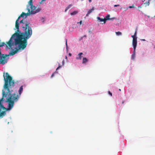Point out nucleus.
Returning <instances> with one entry per match:
<instances>
[{"instance_id":"20e7f679","label":"nucleus","mask_w":155,"mask_h":155,"mask_svg":"<svg viewBox=\"0 0 155 155\" xmlns=\"http://www.w3.org/2000/svg\"><path fill=\"white\" fill-rule=\"evenodd\" d=\"M28 12L27 13H25L24 12H22V13L20 15L22 17H24V16H25L26 17L28 16H29L30 15V14H32L31 12L30 11V9H29V8H28V9H27Z\"/></svg>"},{"instance_id":"4be33fe9","label":"nucleus","mask_w":155,"mask_h":155,"mask_svg":"<svg viewBox=\"0 0 155 155\" xmlns=\"http://www.w3.org/2000/svg\"><path fill=\"white\" fill-rule=\"evenodd\" d=\"M62 65H64V60H63L62 61Z\"/></svg>"},{"instance_id":"f8f14e48","label":"nucleus","mask_w":155,"mask_h":155,"mask_svg":"<svg viewBox=\"0 0 155 155\" xmlns=\"http://www.w3.org/2000/svg\"><path fill=\"white\" fill-rule=\"evenodd\" d=\"M88 61V60L86 58H83L82 63L83 64H85Z\"/></svg>"},{"instance_id":"f03ea898","label":"nucleus","mask_w":155,"mask_h":155,"mask_svg":"<svg viewBox=\"0 0 155 155\" xmlns=\"http://www.w3.org/2000/svg\"><path fill=\"white\" fill-rule=\"evenodd\" d=\"M21 17V15L19 16L15 21V28L17 29V31L12 35L6 45L7 47L9 46V48L14 44L15 45H18V48L10 53L9 55H11L15 54L19 50L24 49L27 45V40L32 34L31 25L30 22L24 19L18 22Z\"/></svg>"},{"instance_id":"ddd939ff","label":"nucleus","mask_w":155,"mask_h":155,"mask_svg":"<svg viewBox=\"0 0 155 155\" xmlns=\"http://www.w3.org/2000/svg\"><path fill=\"white\" fill-rule=\"evenodd\" d=\"M78 13V11H74L70 13L71 15H74L77 14Z\"/></svg>"},{"instance_id":"1a4fd4ad","label":"nucleus","mask_w":155,"mask_h":155,"mask_svg":"<svg viewBox=\"0 0 155 155\" xmlns=\"http://www.w3.org/2000/svg\"><path fill=\"white\" fill-rule=\"evenodd\" d=\"M97 19L101 22H104V24L106 23V21L105 20L104 18H101L100 17H97Z\"/></svg>"},{"instance_id":"c756f323","label":"nucleus","mask_w":155,"mask_h":155,"mask_svg":"<svg viewBox=\"0 0 155 155\" xmlns=\"http://www.w3.org/2000/svg\"><path fill=\"white\" fill-rule=\"evenodd\" d=\"M42 2L41 1L40 3V4H41Z\"/></svg>"},{"instance_id":"b1692460","label":"nucleus","mask_w":155,"mask_h":155,"mask_svg":"<svg viewBox=\"0 0 155 155\" xmlns=\"http://www.w3.org/2000/svg\"><path fill=\"white\" fill-rule=\"evenodd\" d=\"M142 40L143 41H145V39H142Z\"/></svg>"},{"instance_id":"9b49d317","label":"nucleus","mask_w":155,"mask_h":155,"mask_svg":"<svg viewBox=\"0 0 155 155\" xmlns=\"http://www.w3.org/2000/svg\"><path fill=\"white\" fill-rule=\"evenodd\" d=\"M137 30H136L135 31L134 35L131 36V37L133 38H137L136 36L137 35Z\"/></svg>"},{"instance_id":"9d476101","label":"nucleus","mask_w":155,"mask_h":155,"mask_svg":"<svg viewBox=\"0 0 155 155\" xmlns=\"http://www.w3.org/2000/svg\"><path fill=\"white\" fill-rule=\"evenodd\" d=\"M135 56V50H134L133 52L131 55V59L134 60Z\"/></svg>"},{"instance_id":"dca6fc26","label":"nucleus","mask_w":155,"mask_h":155,"mask_svg":"<svg viewBox=\"0 0 155 155\" xmlns=\"http://www.w3.org/2000/svg\"><path fill=\"white\" fill-rule=\"evenodd\" d=\"M71 5H69L65 9V11H66L69 9L71 7Z\"/></svg>"},{"instance_id":"a211bd4d","label":"nucleus","mask_w":155,"mask_h":155,"mask_svg":"<svg viewBox=\"0 0 155 155\" xmlns=\"http://www.w3.org/2000/svg\"><path fill=\"white\" fill-rule=\"evenodd\" d=\"M134 5H133L131 6H129L127 8V9H128V8H134Z\"/></svg>"},{"instance_id":"c85d7f7f","label":"nucleus","mask_w":155,"mask_h":155,"mask_svg":"<svg viewBox=\"0 0 155 155\" xmlns=\"http://www.w3.org/2000/svg\"><path fill=\"white\" fill-rule=\"evenodd\" d=\"M119 91H121V89H119Z\"/></svg>"},{"instance_id":"4468645a","label":"nucleus","mask_w":155,"mask_h":155,"mask_svg":"<svg viewBox=\"0 0 155 155\" xmlns=\"http://www.w3.org/2000/svg\"><path fill=\"white\" fill-rule=\"evenodd\" d=\"M116 34L117 35H121L122 33L120 31L116 32H115Z\"/></svg>"},{"instance_id":"a878e982","label":"nucleus","mask_w":155,"mask_h":155,"mask_svg":"<svg viewBox=\"0 0 155 155\" xmlns=\"http://www.w3.org/2000/svg\"><path fill=\"white\" fill-rule=\"evenodd\" d=\"M138 8H141V7L140 6H139L138 7Z\"/></svg>"},{"instance_id":"5701e85b","label":"nucleus","mask_w":155,"mask_h":155,"mask_svg":"<svg viewBox=\"0 0 155 155\" xmlns=\"http://www.w3.org/2000/svg\"><path fill=\"white\" fill-rule=\"evenodd\" d=\"M79 23H80V25H81V24H82V21H80L79 22ZM79 22H78V23Z\"/></svg>"},{"instance_id":"bb28decb","label":"nucleus","mask_w":155,"mask_h":155,"mask_svg":"<svg viewBox=\"0 0 155 155\" xmlns=\"http://www.w3.org/2000/svg\"><path fill=\"white\" fill-rule=\"evenodd\" d=\"M65 58H66V59H67V56H65Z\"/></svg>"},{"instance_id":"aec40b11","label":"nucleus","mask_w":155,"mask_h":155,"mask_svg":"<svg viewBox=\"0 0 155 155\" xmlns=\"http://www.w3.org/2000/svg\"><path fill=\"white\" fill-rule=\"evenodd\" d=\"M120 6V5H114V7H117V6Z\"/></svg>"},{"instance_id":"f3484780","label":"nucleus","mask_w":155,"mask_h":155,"mask_svg":"<svg viewBox=\"0 0 155 155\" xmlns=\"http://www.w3.org/2000/svg\"><path fill=\"white\" fill-rule=\"evenodd\" d=\"M61 67V66L60 65V64H58V67L56 69V71L58 70L59 68H60Z\"/></svg>"},{"instance_id":"6e6552de","label":"nucleus","mask_w":155,"mask_h":155,"mask_svg":"<svg viewBox=\"0 0 155 155\" xmlns=\"http://www.w3.org/2000/svg\"><path fill=\"white\" fill-rule=\"evenodd\" d=\"M110 15H107L105 16V18H104L105 20L106 21L107 20H112V19H114L115 18H110Z\"/></svg>"},{"instance_id":"39448f33","label":"nucleus","mask_w":155,"mask_h":155,"mask_svg":"<svg viewBox=\"0 0 155 155\" xmlns=\"http://www.w3.org/2000/svg\"><path fill=\"white\" fill-rule=\"evenodd\" d=\"M137 38H133L132 44L134 48V50H135L137 45Z\"/></svg>"},{"instance_id":"423d86ee","label":"nucleus","mask_w":155,"mask_h":155,"mask_svg":"<svg viewBox=\"0 0 155 155\" xmlns=\"http://www.w3.org/2000/svg\"><path fill=\"white\" fill-rule=\"evenodd\" d=\"M83 53L82 52L78 54V57L76 58V59L77 60H81L82 56L81 55L83 54Z\"/></svg>"},{"instance_id":"6ab92c4d","label":"nucleus","mask_w":155,"mask_h":155,"mask_svg":"<svg viewBox=\"0 0 155 155\" xmlns=\"http://www.w3.org/2000/svg\"><path fill=\"white\" fill-rule=\"evenodd\" d=\"M108 94L110 95L111 96H112V93L109 91H108Z\"/></svg>"},{"instance_id":"7ed1b4c3","label":"nucleus","mask_w":155,"mask_h":155,"mask_svg":"<svg viewBox=\"0 0 155 155\" xmlns=\"http://www.w3.org/2000/svg\"><path fill=\"white\" fill-rule=\"evenodd\" d=\"M28 3L29 5L27 6L26 9H28V8H29V9L30 8V11L31 12L32 15L35 14L40 11L41 9L40 8H37V7L33 5L32 0H30Z\"/></svg>"},{"instance_id":"393cba45","label":"nucleus","mask_w":155,"mask_h":155,"mask_svg":"<svg viewBox=\"0 0 155 155\" xmlns=\"http://www.w3.org/2000/svg\"><path fill=\"white\" fill-rule=\"evenodd\" d=\"M89 2H91V0H89Z\"/></svg>"},{"instance_id":"412c9836","label":"nucleus","mask_w":155,"mask_h":155,"mask_svg":"<svg viewBox=\"0 0 155 155\" xmlns=\"http://www.w3.org/2000/svg\"><path fill=\"white\" fill-rule=\"evenodd\" d=\"M66 47L67 48V39H66Z\"/></svg>"},{"instance_id":"2eb2a0df","label":"nucleus","mask_w":155,"mask_h":155,"mask_svg":"<svg viewBox=\"0 0 155 155\" xmlns=\"http://www.w3.org/2000/svg\"><path fill=\"white\" fill-rule=\"evenodd\" d=\"M57 73H58V72H57V71H55L54 73H53L52 74V75H51V78H53V77L54 76V75L55 74H57Z\"/></svg>"},{"instance_id":"cd10ccee","label":"nucleus","mask_w":155,"mask_h":155,"mask_svg":"<svg viewBox=\"0 0 155 155\" xmlns=\"http://www.w3.org/2000/svg\"><path fill=\"white\" fill-rule=\"evenodd\" d=\"M122 9V7H121V8H120V9Z\"/></svg>"},{"instance_id":"0eeeda50","label":"nucleus","mask_w":155,"mask_h":155,"mask_svg":"<svg viewBox=\"0 0 155 155\" xmlns=\"http://www.w3.org/2000/svg\"><path fill=\"white\" fill-rule=\"evenodd\" d=\"M94 10V8L92 7L91 9L89 10L86 15V16H88Z\"/></svg>"},{"instance_id":"f257e3e1","label":"nucleus","mask_w":155,"mask_h":155,"mask_svg":"<svg viewBox=\"0 0 155 155\" xmlns=\"http://www.w3.org/2000/svg\"><path fill=\"white\" fill-rule=\"evenodd\" d=\"M5 83L2 91V97L0 100V117H3L6 114V111L11 109L15 103L17 102L23 91V86L18 90L19 94H12L15 86V81L9 74L3 73Z\"/></svg>"},{"instance_id":"7c9ffc66","label":"nucleus","mask_w":155,"mask_h":155,"mask_svg":"<svg viewBox=\"0 0 155 155\" xmlns=\"http://www.w3.org/2000/svg\"><path fill=\"white\" fill-rule=\"evenodd\" d=\"M69 54V55H71V54Z\"/></svg>"}]
</instances>
